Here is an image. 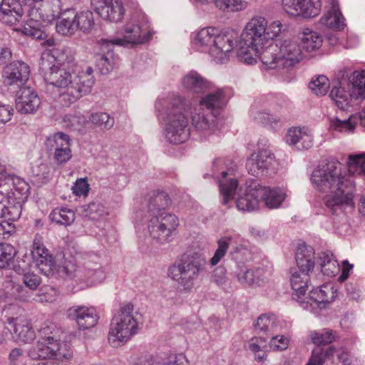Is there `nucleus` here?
Listing matches in <instances>:
<instances>
[{"instance_id": "nucleus-1", "label": "nucleus", "mask_w": 365, "mask_h": 365, "mask_svg": "<svg viewBox=\"0 0 365 365\" xmlns=\"http://www.w3.org/2000/svg\"><path fill=\"white\" fill-rule=\"evenodd\" d=\"M74 53L68 46H59L42 53L39 73L45 81L59 88L60 101L69 106L81 98L82 91L74 73Z\"/></svg>"}, {"instance_id": "nucleus-2", "label": "nucleus", "mask_w": 365, "mask_h": 365, "mask_svg": "<svg viewBox=\"0 0 365 365\" xmlns=\"http://www.w3.org/2000/svg\"><path fill=\"white\" fill-rule=\"evenodd\" d=\"M311 181L319 192L326 193L323 203L331 215L342 212L344 205H350L353 199V182L341 174V165L330 161L316 168L312 174Z\"/></svg>"}, {"instance_id": "nucleus-3", "label": "nucleus", "mask_w": 365, "mask_h": 365, "mask_svg": "<svg viewBox=\"0 0 365 365\" xmlns=\"http://www.w3.org/2000/svg\"><path fill=\"white\" fill-rule=\"evenodd\" d=\"M238 38V34L234 31L220 32L217 28L210 26L197 32L192 41V46L197 51L208 53L214 61L220 63H226L230 53L238 46L240 61L248 65L255 63L256 59L251 56L255 53L245 45L241 46Z\"/></svg>"}, {"instance_id": "nucleus-4", "label": "nucleus", "mask_w": 365, "mask_h": 365, "mask_svg": "<svg viewBox=\"0 0 365 365\" xmlns=\"http://www.w3.org/2000/svg\"><path fill=\"white\" fill-rule=\"evenodd\" d=\"M235 165L229 160L217 158L212 164V177L216 179L220 192L222 196V203L227 205L230 201L236 198V206L239 210L251 212L257 210L260 203L258 185L247 188L243 195L240 192L238 180L234 175Z\"/></svg>"}, {"instance_id": "nucleus-5", "label": "nucleus", "mask_w": 365, "mask_h": 365, "mask_svg": "<svg viewBox=\"0 0 365 365\" xmlns=\"http://www.w3.org/2000/svg\"><path fill=\"white\" fill-rule=\"evenodd\" d=\"M155 108L164 129L165 138L173 144H180L190 137L187 115L190 106L180 96H173L169 101L159 99Z\"/></svg>"}, {"instance_id": "nucleus-6", "label": "nucleus", "mask_w": 365, "mask_h": 365, "mask_svg": "<svg viewBox=\"0 0 365 365\" xmlns=\"http://www.w3.org/2000/svg\"><path fill=\"white\" fill-rule=\"evenodd\" d=\"M289 282L294 291L292 297L298 301L303 309L319 314V310L324 309L334 298L333 292L328 285H323L310 291L309 300H301L309 286V274L297 268L290 269Z\"/></svg>"}, {"instance_id": "nucleus-7", "label": "nucleus", "mask_w": 365, "mask_h": 365, "mask_svg": "<svg viewBox=\"0 0 365 365\" xmlns=\"http://www.w3.org/2000/svg\"><path fill=\"white\" fill-rule=\"evenodd\" d=\"M133 222L138 232H145L153 240L161 245L172 240L180 225L178 217L173 213L145 215L144 210L135 212Z\"/></svg>"}, {"instance_id": "nucleus-8", "label": "nucleus", "mask_w": 365, "mask_h": 365, "mask_svg": "<svg viewBox=\"0 0 365 365\" xmlns=\"http://www.w3.org/2000/svg\"><path fill=\"white\" fill-rule=\"evenodd\" d=\"M28 6V19L23 33L35 39H45L47 34L43 31L44 26L57 19L63 11L61 0H35Z\"/></svg>"}, {"instance_id": "nucleus-9", "label": "nucleus", "mask_w": 365, "mask_h": 365, "mask_svg": "<svg viewBox=\"0 0 365 365\" xmlns=\"http://www.w3.org/2000/svg\"><path fill=\"white\" fill-rule=\"evenodd\" d=\"M206 264L205 258L198 252L187 251L180 256L168 269V276L185 291H190Z\"/></svg>"}, {"instance_id": "nucleus-10", "label": "nucleus", "mask_w": 365, "mask_h": 365, "mask_svg": "<svg viewBox=\"0 0 365 365\" xmlns=\"http://www.w3.org/2000/svg\"><path fill=\"white\" fill-rule=\"evenodd\" d=\"M227 100L225 92L222 89L209 93L201 98L199 105L200 109H206L210 115L196 113L192 115V123L194 127L204 135H210L215 133L217 128V115L226 106Z\"/></svg>"}, {"instance_id": "nucleus-11", "label": "nucleus", "mask_w": 365, "mask_h": 365, "mask_svg": "<svg viewBox=\"0 0 365 365\" xmlns=\"http://www.w3.org/2000/svg\"><path fill=\"white\" fill-rule=\"evenodd\" d=\"M133 311L132 304H124L112 319L108 339L113 347H118L127 342L137 334L138 322Z\"/></svg>"}, {"instance_id": "nucleus-12", "label": "nucleus", "mask_w": 365, "mask_h": 365, "mask_svg": "<svg viewBox=\"0 0 365 365\" xmlns=\"http://www.w3.org/2000/svg\"><path fill=\"white\" fill-rule=\"evenodd\" d=\"M59 329L53 323H44L38 332L36 345L31 350L30 356L34 359L56 357L69 358L70 353L62 350V344L58 339Z\"/></svg>"}, {"instance_id": "nucleus-13", "label": "nucleus", "mask_w": 365, "mask_h": 365, "mask_svg": "<svg viewBox=\"0 0 365 365\" xmlns=\"http://www.w3.org/2000/svg\"><path fill=\"white\" fill-rule=\"evenodd\" d=\"M31 255L36 261V267L48 277L67 278L68 273L71 274L74 269L73 263L71 261L65 260L62 264L56 266L53 256L37 236L34 240Z\"/></svg>"}, {"instance_id": "nucleus-14", "label": "nucleus", "mask_w": 365, "mask_h": 365, "mask_svg": "<svg viewBox=\"0 0 365 365\" xmlns=\"http://www.w3.org/2000/svg\"><path fill=\"white\" fill-rule=\"evenodd\" d=\"M73 267L74 269L71 274L68 273L67 278L85 281L91 284L99 283L105 278V273L100 263V257L95 253L86 255L81 265L73 263Z\"/></svg>"}, {"instance_id": "nucleus-15", "label": "nucleus", "mask_w": 365, "mask_h": 365, "mask_svg": "<svg viewBox=\"0 0 365 365\" xmlns=\"http://www.w3.org/2000/svg\"><path fill=\"white\" fill-rule=\"evenodd\" d=\"M122 34V38H102L103 47L110 44L118 46L141 44L148 41L150 38L148 27L140 24L135 19H132L124 26Z\"/></svg>"}, {"instance_id": "nucleus-16", "label": "nucleus", "mask_w": 365, "mask_h": 365, "mask_svg": "<svg viewBox=\"0 0 365 365\" xmlns=\"http://www.w3.org/2000/svg\"><path fill=\"white\" fill-rule=\"evenodd\" d=\"M267 20L262 16L252 18L246 24L238 42L241 46H247L257 51L261 45H266L265 31Z\"/></svg>"}, {"instance_id": "nucleus-17", "label": "nucleus", "mask_w": 365, "mask_h": 365, "mask_svg": "<svg viewBox=\"0 0 365 365\" xmlns=\"http://www.w3.org/2000/svg\"><path fill=\"white\" fill-rule=\"evenodd\" d=\"M29 185L22 178L10 175L0 168V194L6 199H27Z\"/></svg>"}, {"instance_id": "nucleus-18", "label": "nucleus", "mask_w": 365, "mask_h": 365, "mask_svg": "<svg viewBox=\"0 0 365 365\" xmlns=\"http://www.w3.org/2000/svg\"><path fill=\"white\" fill-rule=\"evenodd\" d=\"M30 75L29 66L17 61L7 65L3 71V83L10 91L16 92L24 88Z\"/></svg>"}, {"instance_id": "nucleus-19", "label": "nucleus", "mask_w": 365, "mask_h": 365, "mask_svg": "<svg viewBox=\"0 0 365 365\" xmlns=\"http://www.w3.org/2000/svg\"><path fill=\"white\" fill-rule=\"evenodd\" d=\"M259 145L260 143H258L259 150L254 152L246 163L248 173L256 177L268 175L269 171L273 170L274 163L272 152L268 148H260Z\"/></svg>"}, {"instance_id": "nucleus-20", "label": "nucleus", "mask_w": 365, "mask_h": 365, "mask_svg": "<svg viewBox=\"0 0 365 365\" xmlns=\"http://www.w3.org/2000/svg\"><path fill=\"white\" fill-rule=\"evenodd\" d=\"M279 47V63L282 66V74L289 71L303 57L301 46L298 42L292 40L277 41Z\"/></svg>"}, {"instance_id": "nucleus-21", "label": "nucleus", "mask_w": 365, "mask_h": 365, "mask_svg": "<svg viewBox=\"0 0 365 365\" xmlns=\"http://www.w3.org/2000/svg\"><path fill=\"white\" fill-rule=\"evenodd\" d=\"M93 9L104 20L118 22L124 16L121 0H91Z\"/></svg>"}, {"instance_id": "nucleus-22", "label": "nucleus", "mask_w": 365, "mask_h": 365, "mask_svg": "<svg viewBox=\"0 0 365 365\" xmlns=\"http://www.w3.org/2000/svg\"><path fill=\"white\" fill-rule=\"evenodd\" d=\"M284 10L292 16H302L312 18L321 11L320 0H282Z\"/></svg>"}, {"instance_id": "nucleus-23", "label": "nucleus", "mask_w": 365, "mask_h": 365, "mask_svg": "<svg viewBox=\"0 0 365 365\" xmlns=\"http://www.w3.org/2000/svg\"><path fill=\"white\" fill-rule=\"evenodd\" d=\"M67 316L71 320H74L82 329L93 327L99 319V316L93 307H71L67 310Z\"/></svg>"}, {"instance_id": "nucleus-24", "label": "nucleus", "mask_w": 365, "mask_h": 365, "mask_svg": "<svg viewBox=\"0 0 365 365\" xmlns=\"http://www.w3.org/2000/svg\"><path fill=\"white\" fill-rule=\"evenodd\" d=\"M16 93V109L18 112L22 114H31L37 111L41 100L33 88L26 86Z\"/></svg>"}, {"instance_id": "nucleus-25", "label": "nucleus", "mask_w": 365, "mask_h": 365, "mask_svg": "<svg viewBox=\"0 0 365 365\" xmlns=\"http://www.w3.org/2000/svg\"><path fill=\"white\" fill-rule=\"evenodd\" d=\"M28 9V5H22L16 0H3L0 4V21L9 26L16 25Z\"/></svg>"}, {"instance_id": "nucleus-26", "label": "nucleus", "mask_w": 365, "mask_h": 365, "mask_svg": "<svg viewBox=\"0 0 365 365\" xmlns=\"http://www.w3.org/2000/svg\"><path fill=\"white\" fill-rule=\"evenodd\" d=\"M255 55L259 57L264 66L268 69H276L277 72L282 73V66L279 65V47L277 41L275 42H269L266 45L259 46L257 51H253Z\"/></svg>"}, {"instance_id": "nucleus-27", "label": "nucleus", "mask_w": 365, "mask_h": 365, "mask_svg": "<svg viewBox=\"0 0 365 365\" xmlns=\"http://www.w3.org/2000/svg\"><path fill=\"white\" fill-rule=\"evenodd\" d=\"M270 273L263 267L248 269L241 268L236 272V277L240 283L248 286H262L267 282Z\"/></svg>"}, {"instance_id": "nucleus-28", "label": "nucleus", "mask_w": 365, "mask_h": 365, "mask_svg": "<svg viewBox=\"0 0 365 365\" xmlns=\"http://www.w3.org/2000/svg\"><path fill=\"white\" fill-rule=\"evenodd\" d=\"M181 83L183 90L191 94H202L211 88V83L194 70L184 75Z\"/></svg>"}, {"instance_id": "nucleus-29", "label": "nucleus", "mask_w": 365, "mask_h": 365, "mask_svg": "<svg viewBox=\"0 0 365 365\" xmlns=\"http://www.w3.org/2000/svg\"><path fill=\"white\" fill-rule=\"evenodd\" d=\"M260 202L270 210L278 209L287 197V191L282 188H270L258 185Z\"/></svg>"}, {"instance_id": "nucleus-30", "label": "nucleus", "mask_w": 365, "mask_h": 365, "mask_svg": "<svg viewBox=\"0 0 365 365\" xmlns=\"http://www.w3.org/2000/svg\"><path fill=\"white\" fill-rule=\"evenodd\" d=\"M285 140L298 150H307L313 144V138L305 128L294 127L289 129Z\"/></svg>"}, {"instance_id": "nucleus-31", "label": "nucleus", "mask_w": 365, "mask_h": 365, "mask_svg": "<svg viewBox=\"0 0 365 365\" xmlns=\"http://www.w3.org/2000/svg\"><path fill=\"white\" fill-rule=\"evenodd\" d=\"M316 259L315 252L312 247L305 243L298 246L295 253L297 269L309 274L317 264Z\"/></svg>"}, {"instance_id": "nucleus-32", "label": "nucleus", "mask_w": 365, "mask_h": 365, "mask_svg": "<svg viewBox=\"0 0 365 365\" xmlns=\"http://www.w3.org/2000/svg\"><path fill=\"white\" fill-rule=\"evenodd\" d=\"M322 24L328 28L341 30L344 29L345 19L339 7V3L336 0H331L329 8L327 13L321 18Z\"/></svg>"}, {"instance_id": "nucleus-33", "label": "nucleus", "mask_w": 365, "mask_h": 365, "mask_svg": "<svg viewBox=\"0 0 365 365\" xmlns=\"http://www.w3.org/2000/svg\"><path fill=\"white\" fill-rule=\"evenodd\" d=\"M17 340L24 343L31 342L35 339V332L31 322L25 317H16L9 319Z\"/></svg>"}, {"instance_id": "nucleus-34", "label": "nucleus", "mask_w": 365, "mask_h": 365, "mask_svg": "<svg viewBox=\"0 0 365 365\" xmlns=\"http://www.w3.org/2000/svg\"><path fill=\"white\" fill-rule=\"evenodd\" d=\"M74 9L63 10L57 18L56 30L62 36H71L77 31L75 23Z\"/></svg>"}, {"instance_id": "nucleus-35", "label": "nucleus", "mask_w": 365, "mask_h": 365, "mask_svg": "<svg viewBox=\"0 0 365 365\" xmlns=\"http://www.w3.org/2000/svg\"><path fill=\"white\" fill-rule=\"evenodd\" d=\"M26 199H6V203L0 202V217L5 218L4 222H11L17 220L21 215V205Z\"/></svg>"}, {"instance_id": "nucleus-36", "label": "nucleus", "mask_w": 365, "mask_h": 365, "mask_svg": "<svg viewBox=\"0 0 365 365\" xmlns=\"http://www.w3.org/2000/svg\"><path fill=\"white\" fill-rule=\"evenodd\" d=\"M170 200L168 195L165 192H154L152 195L149 197L146 210L145 211V215H159L162 213H169L165 211V209L170 205Z\"/></svg>"}, {"instance_id": "nucleus-37", "label": "nucleus", "mask_w": 365, "mask_h": 365, "mask_svg": "<svg viewBox=\"0 0 365 365\" xmlns=\"http://www.w3.org/2000/svg\"><path fill=\"white\" fill-rule=\"evenodd\" d=\"M250 116L255 123L265 126L277 125L281 120L279 117L267 112L266 109L262 106L260 101H255L251 106Z\"/></svg>"}, {"instance_id": "nucleus-38", "label": "nucleus", "mask_w": 365, "mask_h": 365, "mask_svg": "<svg viewBox=\"0 0 365 365\" xmlns=\"http://www.w3.org/2000/svg\"><path fill=\"white\" fill-rule=\"evenodd\" d=\"M317 264L319 265L324 275L332 277L339 273V264L330 251L322 252L317 255Z\"/></svg>"}, {"instance_id": "nucleus-39", "label": "nucleus", "mask_w": 365, "mask_h": 365, "mask_svg": "<svg viewBox=\"0 0 365 365\" xmlns=\"http://www.w3.org/2000/svg\"><path fill=\"white\" fill-rule=\"evenodd\" d=\"M329 96L341 110H345L351 103L352 99L361 98L352 87L349 91H346L341 86H334L331 90Z\"/></svg>"}, {"instance_id": "nucleus-40", "label": "nucleus", "mask_w": 365, "mask_h": 365, "mask_svg": "<svg viewBox=\"0 0 365 365\" xmlns=\"http://www.w3.org/2000/svg\"><path fill=\"white\" fill-rule=\"evenodd\" d=\"M200 4H212L225 12H237L245 9L247 2L244 0H192Z\"/></svg>"}, {"instance_id": "nucleus-41", "label": "nucleus", "mask_w": 365, "mask_h": 365, "mask_svg": "<svg viewBox=\"0 0 365 365\" xmlns=\"http://www.w3.org/2000/svg\"><path fill=\"white\" fill-rule=\"evenodd\" d=\"M101 50L103 52H107L106 54H98L96 56V66L102 74H107L113 69L114 65V58L112 48L115 45H106L103 46L102 39H101Z\"/></svg>"}, {"instance_id": "nucleus-42", "label": "nucleus", "mask_w": 365, "mask_h": 365, "mask_svg": "<svg viewBox=\"0 0 365 365\" xmlns=\"http://www.w3.org/2000/svg\"><path fill=\"white\" fill-rule=\"evenodd\" d=\"M268 337L255 336L247 341V348L258 361H263L266 359V352L268 350Z\"/></svg>"}, {"instance_id": "nucleus-43", "label": "nucleus", "mask_w": 365, "mask_h": 365, "mask_svg": "<svg viewBox=\"0 0 365 365\" xmlns=\"http://www.w3.org/2000/svg\"><path fill=\"white\" fill-rule=\"evenodd\" d=\"M46 147L49 155L52 151L71 148V138L63 133L57 132L49 136L46 140Z\"/></svg>"}, {"instance_id": "nucleus-44", "label": "nucleus", "mask_w": 365, "mask_h": 365, "mask_svg": "<svg viewBox=\"0 0 365 365\" xmlns=\"http://www.w3.org/2000/svg\"><path fill=\"white\" fill-rule=\"evenodd\" d=\"M304 50L312 52L319 49L323 42L322 36L316 31L304 29L300 37Z\"/></svg>"}, {"instance_id": "nucleus-45", "label": "nucleus", "mask_w": 365, "mask_h": 365, "mask_svg": "<svg viewBox=\"0 0 365 365\" xmlns=\"http://www.w3.org/2000/svg\"><path fill=\"white\" fill-rule=\"evenodd\" d=\"M357 123V118L350 115L348 118L341 119L339 116L330 120V128L340 133H352Z\"/></svg>"}, {"instance_id": "nucleus-46", "label": "nucleus", "mask_w": 365, "mask_h": 365, "mask_svg": "<svg viewBox=\"0 0 365 365\" xmlns=\"http://www.w3.org/2000/svg\"><path fill=\"white\" fill-rule=\"evenodd\" d=\"M277 327L274 315L262 314L254 324L255 331L258 334H265L268 337L273 334Z\"/></svg>"}, {"instance_id": "nucleus-47", "label": "nucleus", "mask_w": 365, "mask_h": 365, "mask_svg": "<svg viewBox=\"0 0 365 365\" xmlns=\"http://www.w3.org/2000/svg\"><path fill=\"white\" fill-rule=\"evenodd\" d=\"M78 211L83 217L93 221H98L106 215L104 206L99 202L82 205Z\"/></svg>"}, {"instance_id": "nucleus-48", "label": "nucleus", "mask_w": 365, "mask_h": 365, "mask_svg": "<svg viewBox=\"0 0 365 365\" xmlns=\"http://www.w3.org/2000/svg\"><path fill=\"white\" fill-rule=\"evenodd\" d=\"M49 217L53 222L68 226L73 222L75 213L66 207H56L51 212Z\"/></svg>"}, {"instance_id": "nucleus-49", "label": "nucleus", "mask_w": 365, "mask_h": 365, "mask_svg": "<svg viewBox=\"0 0 365 365\" xmlns=\"http://www.w3.org/2000/svg\"><path fill=\"white\" fill-rule=\"evenodd\" d=\"M75 23L77 30L83 33L89 32L94 26V19L93 13L89 10L82 11L77 13L74 10Z\"/></svg>"}, {"instance_id": "nucleus-50", "label": "nucleus", "mask_w": 365, "mask_h": 365, "mask_svg": "<svg viewBox=\"0 0 365 365\" xmlns=\"http://www.w3.org/2000/svg\"><path fill=\"white\" fill-rule=\"evenodd\" d=\"M93 72V68L88 66L86 68V71H82L76 75L78 86L80 89L82 91V92H81V97L88 95L91 91V88L95 81Z\"/></svg>"}, {"instance_id": "nucleus-51", "label": "nucleus", "mask_w": 365, "mask_h": 365, "mask_svg": "<svg viewBox=\"0 0 365 365\" xmlns=\"http://www.w3.org/2000/svg\"><path fill=\"white\" fill-rule=\"evenodd\" d=\"M232 258L235 261L238 271L241 268L248 267L247 263L252 259V253L247 247L240 245L235 247L231 252Z\"/></svg>"}, {"instance_id": "nucleus-52", "label": "nucleus", "mask_w": 365, "mask_h": 365, "mask_svg": "<svg viewBox=\"0 0 365 365\" xmlns=\"http://www.w3.org/2000/svg\"><path fill=\"white\" fill-rule=\"evenodd\" d=\"M336 336V332L329 329L312 331L309 333V337L312 341L318 346L331 343L335 340Z\"/></svg>"}, {"instance_id": "nucleus-53", "label": "nucleus", "mask_w": 365, "mask_h": 365, "mask_svg": "<svg viewBox=\"0 0 365 365\" xmlns=\"http://www.w3.org/2000/svg\"><path fill=\"white\" fill-rule=\"evenodd\" d=\"M86 122L85 117L80 113L66 114L62 120L63 126L70 130H80Z\"/></svg>"}, {"instance_id": "nucleus-54", "label": "nucleus", "mask_w": 365, "mask_h": 365, "mask_svg": "<svg viewBox=\"0 0 365 365\" xmlns=\"http://www.w3.org/2000/svg\"><path fill=\"white\" fill-rule=\"evenodd\" d=\"M90 121L101 130H108L114 125V119L107 113L98 112L92 113Z\"/></svg>"}, {"instance_id": "nucleus-55", "label": "nucleus", "mask_w": 365, "mask_h": 365, "mask_svg": "<svg viewBox=\"0 0 365 365\" xmlns=\"http://www.w3.org/2000/svg\"><path fill=\"white\" fill-rule=\"evenodd\" d=\"M16 255V250L9 244L0 243V269L10 267Z\"/></svg>"}, {"instance_id": "nucleus-56", "label": "nucleus", "mask_w": 365, "mask_h": 365, "mask_svg": "<svg viewBox=\"0 0 365 365\" xmlns=\"http://www.w3.org/2000/svg\"><path fill=\"white\" fill-rule=\"evenodd\" d=\"M335 349L317 347L312 351V356L307 365H323L329 356L333 355Z\"/></svg>"}, {"instance_id": "nucleus-57", "label": "nucleus", "mask_w": 365, "mask_h": 365, "mask_svg": "<svg viewBox=\"0 0 365 365\" xmlns=\"http://www.w3.org/2000/svg\"><path fill=\"white\" fill-rule=\"evenodd\" d=\"M231 240L230 237H224L218 240L217 249L209 261L210 266L214 267L217 265L225 257L228 250Z\"/></svg>"}, {"instance_id": "nucleus-58", "label": "nucleus", "mask_w": 365, "mask_h": 365, "mask_svg": "<svg viewBox=\"0 0 365 365\" xmlns=\"http://www.w3.org/2000/svg\"><path fill=\"white\" fill-rule=\"evenodd\" d=\"M329 87V79L325 76H319L309 83V89L317 96H324Z\"/></svg>"}, {"instance_id": "nucleus-59", "label": "nucleus", "mask_w": 365, "mask_h": 365, "mask_svg": "<svg viewBox=\"0 0 365 365\" xmlns=\"http://www.w3.org/2000/svg\"><path fill=\"white\" fill-rule=\"evenodd\" d=\"M157 365H184L185 356L183 354L162 353L155 356Z\"/></svg>"}, {"instance_id": "nucleus-60", "label": "nucleus", "mask_w": 365, "mask_h": 365, "mask_svg": "<svg viewBox=\"0 0 365 365\" xmlns=\"http://www.w3.org/2000/svg\"><path fill=\"white\" fill-rule=\"evenodd\" d=\"M351 87L361 99L365 98V70L354 72Z\"/></svg>"}, {"instance_id": "nucleus-61", "label": "nucleus", "mask_w": 365, "mask_h": 365, "mask_svg": "<svg viewBox=\"0 0 365 365\" xmlns=\"http://www.w3.org/2000/svg\"><path fill=\"white\" fill-rule=\"evenodd\" d=\"M59 292L56 288L47 286L40 290V292L36 296L34 300L41 303L53 302L57 299Z\"/></svg>"}, {"instance_id": "nucleus-62", "label": "nucleus", "mask_w": 365, "mask_h": 365, "mask_svg": "<svg viewBox=\"0 0 365 365\" xmlns=\"http://www.w3.org/2000/svg\"><path fill=\"white\" fill-rule=\"evenodd\" d=\"M270 338L268 346L274 351H284L289 346V339L283 335L269 336Z\"/></svg>"}, {"instance_id": "nucleus-63", "label": "nucleus", "mask_w": 365, "mask_h": 365, "mask_svg": "<svg viewBox=\"0 0 365 365\" xmlns=\"http://www.w3.org/2000/svg\"><path fill=\"white\" fill-rule=\"evenodd\" d=\"M282 26L279 21H274L269 26H266V43L274 42V38L277 37L282 31Z\"/></svg>"}, {"instance_id": "nucleus-64", "label": "nucleus", "mask_w": 365, "mask_h": 365, "mask_svg": "<svg viewBox=\"0 0 365 365\" xmlns=\"http://www.w3.org/2000/svg\"><path fill=\"white\" fill-rule=\"evenodd\" d=\"M51 155H53V159L54 161L58 165L67 163L72 157L71 148L53 150L52 151Z\"/></svg>"}]
</instances>
